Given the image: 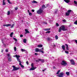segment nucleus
<instances>
[{
    "instance_id": "obj_1",
    "label": "nucleus",
    "mask_w": 77,
    "mask_h": 77,
    "mask_svg": "<svg viewBox=\"0 0 77 77\" xmlns=\"http://www.w3.org/2000/svg\"><path fill=\"white\" fill-rule=\"evenodd\" d=\"M35 51H36V52H41L42 53H44V51H42V50H40L38 48H36L35 49Z\"/></svg>"
},
{
    "instance_id": "obj_2",
    "label": "nucleus",
    "mask_w": 77,
    "mask_h": 77,
    "mask_svg": "<svg viewBox=\"0 0 77 77\" xmlns=\"http://www.w3.org/2000/svg\"><path fill=\"white\" fill-rule=\"evenodd\" d=\"M42 12H43V10H42V9H40L37 11V13L38 14H41V13H42Z\"/></svg>"
},
{
    "instance_id": "obj_3",
    "label": "nucleus",
    "mask_w": 77,
    "mask_h": 77,
    "mask_svg": "<svg viewBox=\"0 0 77 77\" xmlns=\"http://www.w3.org/2000/svg\"><path fill=\"white\" fill-rule=\"evenodd\" d=\"M71 11H72L71 10H68L67 12L66 13V16H69V14H70V12H71Z\"/></svg>"
},
{
    "instance_id": "obj_4",
    "label": "nucleus",
    "mask_w": 77,
    "mask_h": 77,
    "mask_svg": "<svg viewBox=\"0 0 77 77\" xmlns=\"http://www.w3.org/2000/svg\"><path fill=\"white\" fill-rule=\"evenodd\" d=\"M12 66L13 68V69L12 71H17V70H18L19 69V68L18 67H16L14 66Z\"/></svg>"
},
{
    "instance_id": "obj_5",
    "label": "nucleus",
    "mask_w": 77,
    "mask_h": 77,
    "mask_svg": "<svg viewBox=\"0 0 77 77\" xmlns=\"http://www.w3.org/2000/svg\"><path fill=\"white\" fill-rule=\"evenodd\" d=\"M61 64L63 66H66V65H67V63H66L65 61H62V62L61 63Z\"/></svg>"
},
{
    "instance_id": "obj_6",
    "label": "nucleus",
    "mask_w": 77,
    "mask_h": 77,
    "mask_svg": "<svg viewBox=\"0 0 77 77\" xmlns=\"http://www.w3.org/2000/svg\"><path fill=\"white\" fill-rule=\"evenodd\" d=\"M65 74L64 73L61 72H60L59 75H57V76H58L59 77H63V75Z\"/></svg>"
},
{
    "instance_id": "obj_7",
    "label": "nucleus",
    "mask_w": 77,
    "mask_h": 77,
    "mask_svg": "<svg viewBox=\"0 0 77 77\" xmlns=\"http://www.w3.org/2000/svg\"><path fill=\"white\" fill-rule=\"evenodd\" d=\"M60 28L63 31H66V29H65V27L63 26H62Z\"/></svg>"
},
{
    "instance_id": "obj_8",
    "label": "nucleus",
    "mask_w": 77,
    "mask_h": 77,
    "mask_svg": "<svg viewBox=\"0 0 77 77\" xmlns=\"http://www.w3.org/2000/svg\"><path fill=\"white\" fill-rule=\"evenodd\" d=\"M70 61L71 62V63L72 64V65H75V62H74V60L72 59L70 60Z\"/></svg>"
},
{
    "instance_id": "obj_9",
    "label": "nucleus",
    "mask_w": 77,
    "mask_h": 77,
    "mask_svg": "<svg viewBox=\"0 0 77 77\" xmlns=\"http://www.w3.org/2000/svg\"><path fill=\"white\" fill-rule=\"evenodd\" d=\"M17 57V61H18L20 63H21V61H20V59L19 58V57H20V56H18V57Z\"/></svg>"
},
{
    "instance_id": "obj_10",
    "label": "nucleus",
    "mask_w": 77,
    "mask_h": 77,
    "mask_svg": "<svg viewBox=\"0 0 77 77\" xmlns=\"http://www.w3.org/2000/svg\"><path fill=\"white\" fill-rule=\"evenodd\" d=\"M36 68V67H32L31 69H29V71H33L34 69H35Z\"/></svg>"
},
{
    "instance_id": "obj_11",
    "label": "nucleus",
    "mask_w": 77,
    "mask_h": 77,
    "mask_svg": "<svg viewBox=\"0 0 77 77\" xmlns=\"http://www.w3.org/2000/svg\"><path fill=\"white\" fill-rule=\"evenodd\" d=\"M64 2H66V3H68L70 2V1L69 0H64Z\"/></svg>"
},
{
    "instance_id": "obj_12",
    "label": "nucleus",
    "mask_w": 77,
    "mask_h": 77,
    "mask_svg": "<svg viewBox=\"0 0 77 77\" xmlns=\"http://www.w3.org/2000/svg\"><path fill=\"white\" fill-rule=\"evenodd\" d=\"M62 48L63 50H65V47L64 45H63L62 46Z\"/></svg>"
},
{
    "instance_id": "obj_13",
    "label": "nucleus",
    "mask_w": 77,
    "mask_h": 77,
    "mask_svg": "<svg viewBox=\"0 0 77 77\" xmlns=\"http://www.w3.org/2000/svg\"><path fill=\"white\" fill-rule=\"evenodd\" d=\"M38 60L41 61L42 62H44V60L43 59H38Z\"/></svg>"
},
{
    "instance_id": "obj_14",
    "label": "nucleus",
    "mask_w": 77,
    "mask_h": 77,
    "mask_svg": "<svg viewBox=\"0 0 77 77\" xmlns=\"http://www.w3.org/2000/svg\"><path fill=\"white\" fill-rule=\"evenodd\" d=\"M65 45H66V49L67 50H69V48L68 47V45L66 44H65Z\"/></svg>"
},
{
    "instance_id": "obj_15",
    "label": "nucleus",
    "mask_w": 77,
    "mask_h": 77,
    "mask_svg": "<svg viewBox=\"0 0 77 77\" xmlns=\"http://www.w3.org/2000/svg\"><path fill=\"white\" fill-rule=\"evenodd\" d=\"M19 65L21 67V68H24V66L23 65H22L21 63H19Z\"/></svg>"
},
{
    "instance_id": "obj_16",
    "label": "nucleus",
    "mask_w": 77,
    "mask_h": 77,
    "mask_svg": "<svg viewBox=\"0 0 77 77\" xmlns=\"http://www.w3.org/2000/svg\"><path fill=\"white\" fill-rule=\"evenodd\" d=\"M32 3H38V2L35 1V0H33L32 2Z\"/></svg>"
},
{
    "instance_id": "obj_17",
    "label": "nucleus",
    "mask_w": 77,
    "mask_h": 77,
    "mask_svg": "<svg viewBox=\"0 0 77 77\" xmlns=\"http://www.w3.org/2000/svg\"><path fill=\"white\" fill-rule=\"evenodd\" d=\"M47 8L45 6V5H42V9H45V8Z\"/></svg>"
},
{
    "instance_id": "obj_18",
    "label": "nucleus",
    "mask_w": 77,
    "mask_h": 77,
    "mask_svg": "<svg viewBox=\"0 0 77 77\" xmlns=\"http://www.w3.org/2000/svg\"><path fill=\"white\" fill-rule=\"evenodd\" d=\"M25 31L26 33H30L29 31L27 30V29H25Z\"/></svg>"
},
{
    "instance_id": "obj_19",
    "label": "nucleus",
    "mask_w": 77,
    "mask_h": 77,
    "mask_svg": "<svg viewBox=\"0 0 77 77\" xmlns=\"http://www.w3.org/2000/svg\"><path fill=\"white\" fill-rule=\"evenodd\" d=\"M47 41H50L51 40V38L48 37L46 39Z\"/></svg>"
},
{
    "instance_id": "obj_20",
    "label": "nucleus",
    "mask_w": 77,
    "mask_h": 77,
    "mask_svg": "<svg viewBox=\"0 0 77 77\" xmlns=\"http://www.w3.org/2000/svg\"><path fill=\"white\" fill-rule=\"evenodd\" d=\"M38 47H42V45H38Z\"/></svg>"
},
{
    "instance_id": "obj_21",
    "label": "nucleus",
    "mask_w": 77,
    "mask_h": 77,
    "mask_svg": "<svg viewBox=\"0 0 77 77\" xmlns=\"http://www.w3.org/2000/svg\"><path fill=\"white\" fill-rule=\"evenodd\" d=\"M60 72V70H58L57 71V72L56 73V74H59V72Z\"/></svg>"
},
{
    "instance_id": "obj_22",
    "label": "nucleus",
    "mask_w": 77,
    "mask_h": 77,
    "mask_svg": "<svg viewBox=\"0 0 77 77\" xmlns=\"http://www.w3.org/2000/svg\"><path fill=\"white\" fill-rule=\"evenodd\" d=\"M66 74L67 75H69V72H66Z\"/></svg>"
},
{
    "instance_id": "obj_23",
    "label": "nucleus",
    "mask_w": 77,
    "mask_h": 77,
    "mask_svg": "<svg viewBox=\"0 0 77 77\" xmlns=\"http://www.w3.org/2000/svg\"><path fill=\"white\" fill-rule=\"evenodd\" d=\"M7 1L9 4H12V2H10V1H9V0H7Z\"/></svg>"
},
{
    "instance_id": "obj_24",
    "label": "nucleus",
    "mask_w": 77,
    "mask_h": 77,
    "mask_svg": "<svg viewBox=\"0 0 77 77\" xmlns=\"http://www.w3.org/2000/svg\"><path fill=\"white\" fill-rule=\"evenodd\" d=\"M58 47H59L60 46V45H57V43L55 44V45H54V46H58Z\"/></svg>"
},
{
    "instance_id": "obj_25",
    "label": "nucleus",
    "mask_w": 77,
    "mask_h": 77,
    "mask_svg": "<svg viewBox=\"0 0 77 77\" xmlns=\"http://www.w3.org/2000/svg\"><path fill=\"white\" fill-rule=\"evenodd\" d=\"M21 51H22L23 52L24 51H26L24 49H21Z\"/></svg>"
},
{
    "instance_id": "obj_26",
    "label": "nucleus",
    "mask_w": 77,
    "mask_h": 77,
    "mask_svg": "<svg viewBox=\"0 0 77 77\" xmlns=\"http://www.w3.org/2000/svg\"><path fill=\"white\" fill-rule=\"evenodd\" d=\"M7 56L8 57H11V54H7Z\"/></svg>"
},
{
    "instance_id": "obj_27",
    "label": "nucleus",
    "mask_w": 77,
    "mask_h": 77,
    "mask_svg": "<svg viewBox=\"0 0 77 77\" xmlns=\"http://www.w3.org/2000/svg\"><path fill=\"white\" fill-rule=\"evenodd\" d=\"M14 35V32H12L10 34V37H12V35Z\"/></svg>"
},
{
    "instance_id": "obj_28",
    "label": "nucleus",
    "mask_w": 77,
    "mask_h": 77,
    "mask_svg": "<svg viewBox=\"0 0 77 77\" xmlns=\"http://www.w3.org/2000/svg\"><path fill=\"white\" fill-rule=\"evenodd\" d=\"M10 14H11V12H10V11H8L7 13V15H10Z\"/></svg>"
},
{
    "instance_id": "obj_29",
    "label": "nucleus",
    "mask_w": 77,
    "mask_h": 77,
    "mask_svg": "<svg viewBox=\"0 0 77 77\" xmlns=\"http://www.w3.org/2000/svg\"><path fill=\"white\" fill-rule=\"evenodd\" d=\"M11 24H7V27H9V26H11Z\"/></svg>"
},
{
    "instance_id": "obj_30",
    "label": "nucleus",
    "mask_w": 77,
    "mask_h": 77,
    "mask_svg": "<svg viewBox=\"0 0 77 77\" xmlns=\"http://www.w3.org/2000/svg\"><path fill=\"white\" fill-rule=\"evenodd\" d=\"M26 39H24L23 42L24 43H26Z\"/></svg>"
},
{
    "instance_id": "obj_31",
    "label": "nucleus",
    "mask_w": 77,
    "mask_h": 77,
    "mask_svg": "<svg viewBox=\"0 0 77 77\" xmlns=\"http://www.w3.org/2000/svg\"><path fill=\"white\" fill-rule=\"evenodd\" d=\"M8 61H9V62H11V61H12V60L11 59V58H8Z\"/></svg>"
},
{
    "instance_id": "obj_32",
    "label": "nucleus",
    "mask_w": 77,
    "mask_h": 77,
    "mask_svg": "<svg viewBox=\"0 0 77 77\" xmlns=\"http://www.w3.org/2000/svg\"><path fill=\"white\" fill-rule=\"evenodd\" d=\"M74 24H75L76 25H77V20H76L75 22H74Z\"/></svg>"
},
{
    "instance_id": "obj_33",
    "label": "nucleus",
    "mask_w": 77,
    "mask_h": 77,
    "mask_svg": "<svg viewBox=\"0 0 77 77\" xmlns=\"http://www.w3.org/2000/svg\"><path fill=\"white\" fill-rule=\"evenodd\" d=\"M55 39H58V36L57 35H55Z\"/></svg>"
},
{
    "instance_id": "obj_34",
    "label": "nucleus",
    "mask_w": 77,
    "mask_h": 77,
    "mask_svg": "<svg viewBox=\"0 0 77 77\" xmlns=\"http://www.w3.org/2000/svg\"><path fill=\"white\" fill-rule=\"evenodd\" d=\"M62 29L60 27L59 29V32H60L62 31Z\"/></svg>"
},
{
    "instance_id": "obj_35",
    "label": "nucleus",
    "mask_w": 77,
    "mask_h": 77,
    "mask_svg": "<svg viewBox=\"0 0 77 77\" xmlns=\"http://www.w3.org/2000/svg\"><path fill=\"white\" fill-rule=\"evenodd\" d=\"M74 3L75 5H77V2L76 1H74Z\"/></svg>"
},
{
    "instance_id": "obj_36",
    "label": "nucleus",
    "mask_w": 77,
    "mask_h": 77,
    "mask_svg": "<svg viewBox=\"0 0 77 77\" xmlns=\"http://www.w3.org/2000/svg\"><path fill=\"white\" fill-rule=\"evenodd\" d=\"M14 24H13L11 26V28H12V27H14Z\"/></svg>"
},
{
    "instance_id": "obj_37",
    "label": "nucleus",
    "mask_w": 77,
    "mask_h": 77,
    "mask_svg": "<svg viewBox=\"0 0 77 77\" xmlns=\"http://www.w3.org/2000/svg\"><path fill=\"white\" fill-rule=\"evenodd\" d=\"M19 56V55H14L13 56V57H17H17H18V56Z\"/></svg>"
},
{
    "instance_id": "obj_38",
    "label": "nucleus",
    "mask_w": 77,
    "mask_h": 77,
    "mask_svg": "<svg viewBox=\"0 0 77 77\" xmlns=\"http://www.w3.org/2000/svg\"><path fill=\"white\" fill-rule=\"evenodd\" d=\"M65 53H66V54H69V52H68V51H65Z\"/></svg>"
},
{
    "instance_id": "obj_39",
    "label": "nucleus",
    "mask_w": 77,
    "mask_h": 77,
    "mask_svg": "<svg viewBox=\"0 0 77 77\" xmlns=\"http://www.w3.org/2000/svg\"><path fill=\"white\" fill-rule=\"evenodd\" d=\"M6 5V2H3V5Z\"/></svg>"
},
{
    "instance_id": "obj_40",
    "label": "nucleus",
    "mask_w": 77,
    "mask_h": 77,
    "mask_svg": "<svg viewBox=\"0 0 77 77\" xmlns=\"http://www.w3.org/2000/svg\"><path fill=\"white\" fill-rule=\"evenodd\" d=\"M50 32H51L50 31H48L46 32V33H50Z\"/></svg>"
},
{
    "instance_id": "obj_41",
    "label": "nucleus",
    "mask_w": 77,
    "mask_h": 77,
    "mask_svg": "<svg viewBox=\"0 0 77 77\" xmlns=\"http://www.w3.org/2000/svg\"><path fill=\"white\" fill-rule=\"evenodd\" d=\"M29 15L30 16H32V14L31 13H29Z\"/></svg>"
},
{
    "instance_id": "obj_42",
    "label": "nucleus",
    "mask_w": 77,
    "mask_h": 77,
    "mask_svg": "<svg viewBox=\"0 0 77 77\" xmlns=\"http://www.w3.org/2000/svg\"><path fill=\"white\" fill-rule=\"evenodd\" d=\"M50 30V28H48L46 29H45V30L47 31V30Z\"/></svg>"
},
{
    "instance_id": "obj_43",
    "label": "nucleus",
    "mask_w": 77,
    "mask_h": 77,
    "mask_svg": "<svg viewBox=\"0 0 77 77\" xmlns=\"http://www.w3.org/2000/svg\"><path fill=\"white\" fill-rule=\"evenodd\" d=\"M14 49L15 51H16V50H17V48H16V47H14Z\"/></svg>"
},
{
    "instance_id": "obj_44",
    "label": "nucleus",
    "mask_w": 77,
    "mask_h": 77,
    "mask_svg": "<svg viewBox=\"0 0 77 77\" xmlns=\"http://www.w3.org/2000/svg\"><path fill=\"white\" fill-rule=\"evenodd\" d=\"M13 39H14V41H17V39L15 38H14Z\"/></svg>"
},
{
    "instance_id": "obj_45",
    "label": "nucleus",
    "mask_w": 77,
    "mask_h": 77,
    "mask_svg": "<svg viewBox=\"0 0 77 77\" xmlns=\"http://www.w3.org/2000/svg\"><path fill=\"white\" fill-rule=\"evenodd\" d=\"M56 25L57 26H59V24L58 23H56Z\"/></svg>"
},
{
    "instance_id": "obj_46",
    "label": "nucleus",
    "mask_w": 77,
    "mask_h": 77,
    "mask_svg": "<svg viewBox=\"0 0 77 77\" xmlns=\"http://www.w3.org/2000/svg\"><path fill=\"white\" fill-rule=\"evenodd\" d=\"M31 66H32V67H34V66H33V63H32L31 64Z\"/></svg>"
},
{
    "instance_id": "obj_47",
    "label": "nucleus",
    "mask_w": 77,
    "mask_h": 77,
    "mask_svg": "<svg viewBox=\"0 0 77 77\" xmlns=\"http://www.w3.org/2000/svg\"><path fill=\"white\" fill-rule=\"evenodd\" d=\"M20 38H22L23 36V35H21L20 36Z\"/></svg>"
},
{
    "instance_id": "obj_48",
    "label": "nucleus",
    "mask_w": 77,
    "mask_h": 77,
    "mask_svg": "<svg viewBox=\"0 0 77 77\" xmlns=\"http://www.w3.org/2000/svg\"><path fill=\"white\" fill-rule=\"evenodd\" d=\"M35 55H36V56H37V55H38V54L37 53H35Z\"/></svg>"
},
{
    "instance_id": "obj_49",
    "label": "nucleus",
    "mask_w": 77,
    "mask_h": 77,
    "mask_svg": "<svg viewBox=\"0 0 77 77\" xmlns=\"http://www.w3.org/2000/svg\"><path fill=\"white\" fill-rule=\"evenodd\" d=\"M32 12H35V10H32Z\"/></svg>"
},
{
    "instance_id": "obj_50",
    "label": "nucleus",
    "mask_w": 77,
    "mask_h": 77,
    "mask_svg": "<svg viewBox=\"0 0 77 77\" xmlns=\"http://www.w3.org/2000/svg\"><path fill=\"white\" fill-rule=\"evenodd\" d=\"M45 70H46V69H45L44 70H43L42 71L43 72H44V71H45Z\"/></svg>"
},
{
    "instance_id": "obj_51",
    "label": "nucleus",
    "mask_w": 77,
    "mask_h": 77,
    "mask_svg": "<svg viewBox=\"0 0 77 77\" xmlns=\"http://www.w3.org/2000/svg\"><path fill=\"white\" fill-rule=\"evenodd\" d=\"M26 63L27 64V65H29V62L28 61H26Z\"/></svg>"
},
{
    "instance_id": "obj_52",
    "label": "nucleus",
    "mask_w": 77,
    "mask_h": 77,
    "mask_svg": "<svg viewBox=\"0 0 77 77\" xmlns=\"http://www.w3.org/2000/svg\"><path fill=\"white\" fill-rule=\"evenodd\" d=\"M15 9L16 11H17V9H18V8L17 7H16L15 8Z\"/></svg>"
},
{
    "instance_id": "obj_53",
    "label": "nucleus",
    "mask_w": 77,
    "mask_h": 77,
    "mask_svg": "<svg viewBox=\"0 0 77 77\" xmlns=\"http://www.w3.org/2000/svg\"><path fill=\"white\" fill-rule=\"evenodd\" d=\"M75 42H76V44H77V40H75Z\"/></svg>"
},
{
    "instance_id": "obj_54",
    "label": "nucleus",
    "mask_w": 77,
    "mask_h": 77,
    "mask_svg": "<svg viewBox=\"0 0 77 77\" xmlns=\"http://www.w3.org/2000/svg\"><path fill=\"white\" fill-rule=\"evenodd\" d=\"M3 26H6V27H7V24H4L3 25Z\"/></svg>"
},
{
    "instance_id": "obj_55",
    "label": "nucleus",
    "mask_w": 77,
    "mask_h": 77,
    "mask_svg": "<svg viewBox=\"0 0 77 77\" xmlns=\"http://www.w3.org/2000/svg\"><path fill=\"white\" fill-rule=\"evenodd\" d=\"M3 40H4L3 39H2V43H3Z\"/></svg>"
},
{
    "instance_id": "obj_56",
    "label": "nucleus",
    "mask_w": 77,
    "mask_h": 77,
    "mask_svg": "<svg viewBox=\"0 0 77 77\" xmlns=\"http://www.w3.org/2000/svg\"><path fill=\"white\" fill-rule=\"evenodd\" d=\"M28 13H30V11L29 10H28Z\"/></svg>"
},
{
    "instance_id": "obj_57",
    "label": "nucleus",
    "mask_w": 77,
    "mask_h": 77,
    "mask_svg": "<svg viewBox=\"0 0 77 77\" xmlns=\"http://www.w3.org/2000/svg\"><path fill=\"white\" fill-rule=\"evenodd\" d=\"M56 13H57V11H56L55 12L54 14H56Z\"/></svg>"
},
{
    "instance_id": "obj_58",
    "label": "nucleus",
    "mask_w": 77,
    "mask_h": 77,
    "mask_svg": "<svg viewBox=\"0 0 77 77\" xmlns=\"http://www.w3.org/2000/svg\"><path fill=\"white\" fill-rule=\"evenodd\" d=\"M5 51L6 52H8V49H6Z\"/></svg>"
},
{
    "instance_id": "obj_59",
    "label": "nucleus",
    "mask_w": 77,
    "mask_h": 77,
    "mask_svg": "<svg viewBox=\"0 0 77 77\" xmlns=\"http://www.w3.org/2000/svg\"><path fill=\"white\" fill-rule=\"evenodd\" d=\"M42 50H44V48H42Z\"/></svg>"
},
{
    "instance_id": "obj_60",
    "label": "nucleus",
    "mask_w": 77,
    "mask_h": 77,
    "mask_svg": "<svg viewBox=\"0 0 77 77\" xmlns=\"http://www.w3.org/2000/svg\"><path fill=\"white\" fill-rule=\"evenodd\" d=\"M63 21H64V22H65V20H63Z\"/></svg>"
},
{
    "instance_id": "obj_61",
    "label": "nucleus",
    "mask_w": 77,
    "mask_h": 77,
    "mask_svg": "<svg viewBox=\"0 0 77 77\" xmlns=\"http://www.w3.org/2000/svg\"><path fill=\"white\" fill-rule=\"evenodd\" d=\"M49 22H51V20H49Z\"/></svg>"
},
{
    "instance_id": "obj_62",
    "label": "nucleus",
    "mask_w": 77,
    "mask_h": 77,
    "mask_svg": "<svg viewBox=\"0 0 77 77\" xmlns=\"http://www.w3.org/2000/svg\"><path fill=\"white\" fill-rule=\"evenodd\" d=\"M55 68V67H53L54 69Z\"/></svg>"
},
{
    "instance_id": "obj_63",
    "label": "nucleus",
    "mask_w": 77,
    "mask_h": 77,
    "mask_svg": "<svg viewBox=\"0 0 77 77\" xmlns=\"http://www.w3.org/2000/svg\"><path fill=\"white\" fill-rule=\"evenodd\" d=\"M5 0H3V2H5Z\"/></svg>"
},
{
    "instance_id": "obj_64",
    "label": "nucleus",
    "mask_w": 77,
    "mask_h": 77,
    "mask_svg": "<svg viewBox=\"0 0 77 77\" xmlns=\"http://www.w3.org/2000/svg\"><path fill=\"white\" fill-rule=\"evenodd\" d=\"M36 62H38V61L37 60H36Z\"/></svg>"
}]
</instances>
